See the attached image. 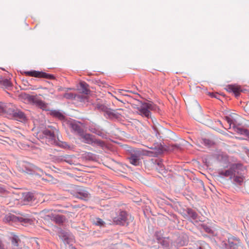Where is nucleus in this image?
Returning <instances> with one entry per match:
<instances>
[{"label":"nucleus","instance_id":"f257e3e1","mask_svg":"<svg viewBox=\"0 0 249 249\" xmlns=\"http://www.w3.org/2000/svg\"><path fill=\"white\" fill-rule=\"evenodd\" d=\"M6 112L12 114L17 120H24L25 116L21 111L15 109L14 107L11 104L2 103L0 106V112Z\"/></svg>","mask_w":249,"mask_h":249},{"label":"nucleus","instance_id":"f03ea898","mask_svg":"<svg viewBox=\"0 0 249 249\" xmlns=\"http://www.w3.org/2000/svg\"><path fill=\"white\" fill-rule=\"evenodd\" d=\"M238 117V116L237 114L231 113L229 116H226L225 119L229 124V128H231V125L232 124V127L234 132L240 134L247 135L248 132L247 129L236 126Z\"/></svg>","mask_w":249,"mask_h":249},{"label":"nucleus","instance_id":"7ed1b4c3","mask_svg":"<svg viewBox=\"0 0 249 249\" xmlns=\"http://www.w3.org/2000/svg\"><path fill=\"white\" fill-rule=\"evenodd\" d=\"M232 169L234 170L233 176V181L237 184L240 185L245 179L243 167L241 164H234L232 165Z\"/></svg>","mask_w":249,"mask_h":249},{"label":"nucleus","instance_id":"20e7f679","mask_svg":"<svg viewBox=\"0 0 249 249\" xmlns=\"http://www.w3.org/2000/svg\"><path fill=\"white\" fill-rule=\"evenodd\" d=\"M18 164V170L23 173L31 174L32 172L41 171L39 168L28 162H19Z\"/></svg>","mask_w":249,"mask_h":249},{"label":"nucleus","instance_id":"39448f33","mask_svg":"<svg viewBox=\"0 0 249 249\" xmlns=\"http://www.w3.org/2000/svg\"><path fill=\"white\" fill-rule=\"evenodd\" d=\"M79 136L80 139H82V142L84 143L89 144H92L94 143L101 146L104 145V142L102 141L95 139L92 135L85 133L84 131H83Z\"/></svg>","mask_w":249,"mask_h":249},{"label":"nucleus","instance_id":"423d86ee","mask_svg":"<svg viewBox=\"0 0 249 249\" xmlns=\"http://www.w3.org/2000/svg\"><path fill=\"white\" fill-rule=\"evenodd\" d=\"M156 106L153 104L152 103H144L139 108L138 110L140 113L147 118H149L150 116V110H155Z\"/></svg>","mask_w":249,"mask_h":249},{"label":"nucleus","instance_id":"0eeeda50","mask_svg":"<svg viewBox=\"0 0 249 249\" xmlns=\"http://www.w3.org/2000/svg\"><path fill=\"white\" fill-rule=\"evenodd\" d=\"M23 74L26 76H32L36 78H44L48 79H55V77L53 75L35 70L31 71H24Z\"/></svg>","mask_w":249,"mask_h":249},{"label":"nucleus","instance_id":"6e6552de","mask_svg":"<svg viewBox=\"0 0 249 249\" xmlns=\"http://www.w3.org/2000/svg\"><path fill=\"white\" fill-rule=\"evenodd\" d=\"M69 125L71 132L78 136H79L84 131L82 124L79 122H71Z\"/></svg>","mask_w":249,"mask_h":249},{"label":"nucleus","instance_id":"1a4fd4ad","mask_svg":"<svg viewBox=\"0 0 249 249\" xmlns=\"http://www.w3.org/2000/svg\"><path fill=\"white\" fill-rule=\"evenodd\" d=\"M141 153L139 152H136L131 154L128 158L130 163L135 166H138L141 163Z\"/></svg>","mask_w":249,"mask_h":249},{"label":"nucleus","instance_id":"9d476101","mask_svg":"<svg viewBox=\"0 0 249 249\" xmlns=\"http://www.w3.org/2000/svg\"><path fill=\"white\" fill-rule=\"evenodd\" d=\"M76 197L83 200H87L90 197V194L83 187L79 186Z\"/></svg>","mask_w":249,"mask_h":249},{"label":"nucleus","instance_id":"9b49d317","mask_svg":"<svg viewBox=\"0 0 249 249\" xmlns=\"http://www.w3.org/2000/svg\"><path fill=\"white\" fill-rule=\"evenodd\" d=\"M228 243L230 249H239V247L241 245L240 240L236 237L229 239Z\"/></svg>","mask_w":249,"mask_h":249},{"label":"nucleus","instance_id":"f8f14e48","mask_svg":"<svg viewBox=\"0 0 249 249\" xmlns=\"http://www.w3.org/2000/svg\"><path fill=\"white\" fill-rule=\"evenodd\" d=\"M54 128L53 127H50V129H46L43 131V134L45 137L50 139L52 142L55 139Z\"/></svg>","mask_w":249,"mask_h":249},{"label":"nucleus","instance_id":"ddd939ff","mask_svg":"<svg viewBox=\"0 0 249 249\" xmlns=\"http://www.w3.org/2000/svg\"><path fill=\"white\" fill-rule=\"evenodd\" d=\"M226 89L229 92H232L236 96H238L240 92L241 91V87L235 85H228Z\"/></svg>","mask_w":249,"mask_h":249},{"label":"nucleus","instance_id":"4468645a","mask_svg":"<svg viewBox=\"0 0 249 249\" xmlns=\"http://www.w3.org/2000/svg\"><path fill=\"white\" fill-rule=\"evenodd\" d=\"M126 213L122 212L118 217L115 218L114 221L117 224L123 225L126 221Z\"/></svg>","mask_w":249,"mask_h":249},{"label":"nucleus","instance_id":"2eb2a0df","mask_svg":"<svg viewBox=\"0 0 249 249\" xmlns=\"http://www.w3.org/2000/svg\"><path fill=\"white\" fill-rule=\"evenodd\" d=\"M234 170H233V169H232V165L231 167L230 168V169H229V170H227L225 171H220L219 174L221 176H224L226 177H230L231 178L233 176Z\"/></svg>","mask_w":249,"mask_h":249},{"label":"nucleus","instance_id":"dca6fc26","mask_svg":"<svg viewBox=\"0 0 249 249\" xmlns=\"http://www.w3.org/2000/svg\"><path fill=\"white\" fill-rule=\"evenodd\" d=\"M79 186L71 185L69 187L68 191L73 196L76 197L77 191L79 189Z\"/></svg>","mask_w":249,"mask_h":249},{"label":"nucleus","instance_id":"f3484780","mask_svg":"<svg viewBox=\"0 0 249 249\" xmlns=\"http://www.w3.org/2000/svg\"><path fill=\"white\" fill-rule=\"evenodd\" d=\"M51 115L60 120H63L65 118L64 115L60 112L57 110H53L51 112Z\"/></svg>","mask_w":249,"mask_h":249},{"label":"nucleus","instance_id":"a211bd4d","mask_svg":"<svg viewBox=\"0 0 249 249\" xmlns=\"http://www.w3.org/2000/svg\"><path fill=\"white\" fill-rule=\"evenodd\" d=\"M88 87V85L85 82H81L80 83V87L81 88L82 93L85 94H88L89 93V90Z\"/></svg>","mask_w":249,"mask_h":249},{"label":"nucleus","instance_id":"6ab92c4d","mask_svg":"<svg viewBox=\"0 0 249 249\" xmlns=\"http://www.w3.org/2000/svg\"><path fill=\"white\" fill-rule=\"evenodd\" d=\"M92 222L95 225L100 226H104L105 224L104 221L102 219L98 217H95L93 218L92 220Z\"/></svg>","mask_w":249,"mask_h":249},{"label":"nucleus","instance_id":"aec40b11","mask_svg":"<svg viewBox=\"0 0 249 249\" xmlns=\"http://www.w3.org/2000/svg\"><path fill=\"white\" fill-rule=\"evenodd\" d=\"M27 98L30 102L32 103L35 105H36L37 100L39 99L38 98V97H37L36 96L29 95L27 96Z\"/></svg>","mask_w":249,"mask_h":249},{"label":"nucleus","instance_id":"412c9836","mask_svg":"<svg viewBox=\"0 0 249 249\" xmlns=\"http://www.w3.org/2000/svg\"><path fill=\"white\" fill-rule=\"evenodd\" d=\"M187 213L190 217H191L192 219L195 220L197 218V213L193 210L188 209Z\"/></svg>","mask_w":249,"mask_h":249},{"label":"nucleus","instance_id":"4be33fe9","mask_svg":"<svg viewBox=\"0 0 249 249\" xmlns=\"http://www.w3.org/2000/svg\"><path fill=\"white\" fill-rule=\"evenodd\" d=\"M36 105L43 109H44L47 107L46 104L40 99H38L36 103Z\"/></svg>","mask_w":249,"mask_h":249},{"label":"nucleus","instance_id":"5701e85b","mask_svg":"<svg viewBox=\"0 0 249 249\" xmlns=\"http://www.w3.org/2000/svg\"><path fill=\"white\" fill-rule=\"evenodd\" d=\"M89 130L91 132L95 133L98 135H101L102 134V132L99 130L92 126L89 127Z\"/></svg>","mask_w":249,"mask_h":249},{"label":"nucleus","instance_id":"b1692460","mask_svg":"<svg viewBox=\"0 0 249 249\" xmlns=\"http://www.w3.org/2000/svg\"><path fill=\"white\" fill-rule=\"evenodd\" d=\"M34 195L30 193H27L25 196L24 198L28 201H32L34 200Z\"/></svg>","mask_w":249,"mask_h":249},{"label":"nucleus","instance_id":"393cba45","mask_svg":"<svg viewBox=\"0 0 249 249\" xmlns=\"http://www.w3.org/2000/svg\"><path fill=\"white\" fill-rule=\"evenodd\" d=\"M19 241V239H18L17 237H13L12 240V244L16 246H18Z\"/></svg>","mask_w":249,"mask_h":249},{"label":"nucleus","instance_id":"a878e982","mask_svg":"<svg viewBox=\"0 0 249 249\" xmlns=\"http://www.w3.org/2000/svg\"><path fill=\"white\" fill-rule=\"evenodd\" d=\"M15 216L14 215H9L5 217V220L7 221H13L15 220Z\"/></svg>","mask_w":249,"mask_h":249},{"label":"nucleus","instance_id":"bb28decb","mask_svg":"<svg viewBox=\"0 0 249 249\" xmlns=\"http://www.w3.org/2000/svg\"><path fill=\"white\" fill-rule=\"evenodd\" d=\"M64 97L67 99H71V98H73L74 96L72 93H65L64 95Z\"/></svg>","mask_w":249,"mask_h":249},{"label":"nucleus","instance_id":"cd10ccee","mask_svg":"<svg viewBox=\"0 0 249 249\" xmlns=\"http://www.w3.org/2000/svg\"><path fill=\"white\" fill-rule=\"evenodd\" d=\"M153 128H154V130H155V135H156L157 137H158V135H160V133H159V131H158V129H157L156 127H153Z\"/></svg>","mask_w":249,"mask_h":249},{"label":"nucleus","instance_id":"c85d7f7f","mask_svg":"<svg viewBox=\"0 0 249 249\" xmlns=\"http://www.w3.org/2000/svg\"><path fill=\"white\" fill-rule=\"evenodd\" d=\"M246 109L247 111H249V104H247L246 106Z\"/></svg>","mask_w":249,"mask_h":249},{"label":"nucleus","instance_id":"c756f323","mask_svg":"<svg viewBox=\"0 0 249 249\" xmlns=\"http://www.w3.org/2000/svg\"><path fill=\"white\" fill-rule=\"evenodd\" d=\"M247 135V136H248V138L249 139V132H248V133H247V135Z\"/></svg>","mask_w":249,"mask_h":249},{"label":"nucleus","instance_id":"7c9ffc66","mask_svg":"<svg viewBox=\"0 0 249 249\" xmlns=\"http://www.w3.org/2000/svg\"><path fill=\"white\" fill-rule=\"evenodd\" d=\"M207 141H207V140H204V142L205 143H206Z\"/></svg>","mask_w":249,"mask_h":249},{"label":"nucleus","instance_id":"2f4dec72","mask_svg":"<svg viewBox=\"0 0 249 249\" xmlns=\"http://www.w3.org/2000/svg\"><path fill=\"white\" fill-rule=\"evenodd\" d=\"M0 249H2V247H1V245L0 243Z\"/></svg>","mask_w":249,"mask_h":249},{"label":"nucleus","instance_id":"473e14b6","mask_svg":"<svg viewBox=\"0 0 249 249\" xmlns=\"http://www.w3.org/2000/svg\"><path fill=\"white\" fill-rule=\"evenodd\" d=\"M67 161L68 162H69V163L71 164V162H70L69 160H67Z\"/></svg>","mask_w":249,"mask_h":249},{"label":"nucleus","instance_id":"72a5a7b5","mask_svg":"<svg viewBox=\"0 0 249 249\" xmlns=\"http://www.w3.org/2000/svg\"><path fill=\"white\" fill-rule=\"evenodd\" d=\"M46 211H47L46 210H43V211H42V212L43 213V212H46Z\"/></svg>","mask_w":249,"mask_h":249},{"label":"nucleus","instance_id":"f704fd0d","mask_svg":"<svg viewBox=\"0 0 249 249\" xmlns=\"http://www.w3.org/2000/svg\"><path fill=\"white\" fill-rule=\"evenodd\" d=\"M195 103H196V105H197V102H196H196H195Z\"/></svg>","mask_w":249,"mask_h":249}]
</instances>
